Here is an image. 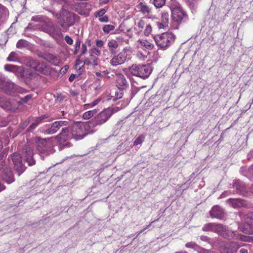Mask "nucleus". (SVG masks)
Masks as SVG:
<instances>
[{
	"label": "nucleus",
	"instance_id": "obj_12",
	"mask_svg": "<svg viewBox=\"0 0 253 253\" xmlns=\"http://www.w3.org/2000/svg\"><path fill=\"white\" fill-rule=\"evenodd\" d=\"M11 159L13 163L15 169L20 175L25 169V167L22 163V157L18 153H14L11 155Z\"/></svg>",
	"mask_w": 253,
	"mask_h": 253
},
{
	"label": "nucleus",
	"instance_id": "obj_13",
	"mask_svg": "<svg viewBox=\"0 0 253 253\" xmlns=\"http://www.w3.org/2000/svg\"><path fill=\"white\" fill-rule=\"evenodd\" d=\"M69 129L66 127L62 128L61 132L57 135L54 137V138L58 140L60 144V150H61L64 146H70V144L66 143L65 144L63 143L65 142L69 138Z\"/></svg>",
	"mask_w": 253,
	"mask_h": 253
},
{
	"label": "nucleus",
	"instance_id": "obj_25",
	"mask_svg": "<svg viewBox=\"0 0 253 253\" xmlns=\"http://www.w3.org/2000/svg\"><path fill=\"white\" fill-rule=\"evenodd\" d=\"M98 58L96 56L92 54H89V57L85 58L84 61V64H86V65H92L94 66L98 64Z\"/></svg>",
	"mask_w": 253,
	"mask_h": 253
},
{
	"label": "nucleus",
	"instance_id": "obj_19",
	"mask_svg": "<svg viewBox=\"0 0 253 253\" xmlns=\"http://www.w3.org/2000/svg\"><path fill=\"white\" fill-rule=\"evenodd\" d=\"M87 5L86 2H77L74 4V8L79 14L86 16L88 13Z\"/></svg>",
	"mask_w": 253,
	"mask_h": 253
},
{
	"label": "nucleus",
	"instance_id": "obj_57",
	"mask_svg": "<svg viewBox=\"0 0 253 253\" xmlns=\"http://www.w3.org/2000/svg\"><path fill=\"white\" fill-rule=\"evenodd\" d=\"M96 45L97 47L101 48L104 45V42L102 40H97L95 41Z\"/></svg>",
	"mask_w": 253,
	"mask_h": 253
},
{
	"label": "nucleus",
	"instance_id": "obj_8",
	"mask_svg": "<svg viewBox=\"0 0 253 253\" xmlns=\"http://www.w3.org/2000/svg\"><path fill=\"white\" fill-rule=\"evenodd\" d=\"M16 89V85L13 83L6 81L5 77L0 74V90L10 94Z\"/></svg>",
	"mask_w": 253,
	"mask_h": 253
},
{
	"label": "nucleus",
	"instance_id": "obj_2",
	"mask_svg": "<svg viewBox=\"0 0 253 253\" xmlns=\"http://www.w3.org/2000/svg\"><path fill=\"white\" fill-rule=\"evenodd\" d=\"M154 39L158 46L163 50H166L174 42L175 36L172 33L165 32L155 35Z\"/></svg>",
	"mask_w": 253,
	"mask_h": 253
},
{
	"label": "nucleus",
	"instance_id": "obj_44",
	"mask_svg": "<svg viewBox=\"0 0 253 253\" xmlns=\"http://www.w3.org/2000/svg\"><path fill=\"white\" fill-rule=\"evenodd\" d=\"M230 246L233 249L234 252H236L240 247V245L239 244V243L235 242H231Z\"/></svg>",
	"mask_w": 253,
	"mask_h": 253
},
{
	"label": "nucleus",
	"instance_id": "obj_36",
	"mask_svg": "<svg viewBox=\"0 0 253 253\" xmlns=\"http://www.w3.org/2000/svg\"><path fill=\"white\" fill-rule=\"evenodd\" d=\"M145 135L141 134L137 137L133 142V146H136L141 144L144 140Z\"/></svg>",
	"mask_w": 253,
	"mask_h": 253
},
{
	"label": "nucleus",
	"instance_id": "obj_47",
	"mask_svg": "<svg viewBox=\"0 0 253 253\" xmlns=\"http://www.w3.org/2000/svg\"><path fill=\"white\" fill-rule=\"evenodd\" d=\"M87 46L86 44H83L82 45V48H81V54L80 55V57H81L82 56L84 55L87 53Z\"/></svg>",
	"mask_w": 253,
	"mask_h": 253
},
{
	"label": "nucleus",
	"instance_id": "obj_35",
	"mask_svg": "<svg viewBox=\"0 0 253 253\" xmlns=\"http://www.w3.org/2000/svg\"><path fill=\"white\" fill-rule=\"evenodd\" d=\"M215 223H209L205 224L203 227V230L205 231H214L215 229Z\"/></svg>",
	"mask_w": 253,
	"mask_h": 253
},
{
	"label": "nucleus",
	"instance_id": "obj_20",
	"mask_svg": "<svg viewBox=\"0 0 253 253\" xmlns=\"http://www.w3.org/2000/svg\"><path fill=\"white\" fill-rule=\"evenodd\" d=\"M169 15L168 12H164L161 15V22H157V26L159 29H166L169 27Z\"/></svg>",
	"mask_w": 253,
	"mask_h": 253
},
{
	"label": "nucleus",
	"instance_id": "obj_16",
	"mask_svg": "<svg viewBox=\"0 0 253 253\" xmlns=\"http://www.w3.org/2000/svg\"><path fill=\"white\" fill-rule=\"evenodd\" d=\"M240 230L244 233L253 234V212L248 217L243 226L239 227Z\"/></svg>",
	"mask_w": 253,
	"mask_h": 253
},
{
	"label": "nucleus",
	"instance_id": "obj_48",
	"mask_svg": "<svg viewBox=\"0 0 253 253\" xmlns=\"http://www.w3.org/2000/svg\"><path fill=\"white\" fill-rule=\"evenodd\" d=\"M106 12V10L105 9H101L96 13L95 16L100 18L104 16V14Z\"/></svg>",
	"mask_w": 253,
	"mask_h": 253
},
{
	"label": "nucleus",
	"instance_id": "obj_37",
	"mask_svg": "<svg viewBox=\"0 0 253 253\" xmlns=\"http://www.w3.org/2000/svg\"><path fill=\"white\" fill-rule=\"evenodd\" d=\"M89 54H92L93 55L99 56L101 55V51L98 48L92 47L89 50Z\"/></svg>",
	"mask_w": 253,
	"mask_h": 253
},
{
	"label": "nucleus",
	"instance_id": "obj_56",
	"mask_svg": "<svg viewBox=\"0 0 253 253\" xmlns=\"http://www.w3.org/2000/svg\"><path fill=\"white\" fill-rule=\"evenodd\" d=\"M5 164L4 160H3V155H0V169H2Z\"/></svg>",
	"mask_w": 253,
	"mask_h": 253
},
{
	"label": "nucleus",
	"instance_id": "obj_51",
	"mask_svg": "<svg viewBox=\"0 0 253 253\" xmlns=\"http://www.w3.org/2000/svg\"><path fill=\"white\" fill-rule=\"evenodd\" d=\"M64 40L66 41V42L70 45L72 44L73 43V41L72 39L69 36H66L65 37Z\"/></svg>",
	"mask_w": 253,
	"mask_h": 253
},
{
	"label": "nucleus",
	"instance_id": "obj_3",
	"mask_svg": "<svg viewBox=\"0 0 253 253\" xmlns=\"http://www.w3.org/2000/svg\"><path fill=\"white\" fill-rule=\"evenodd\" d=\"M54 16L59 20L58 22L63 28H67L73 25L75 21V14L68 10L62 9L55 13Z\"/></svg>",
	"mask_w": 253,
	"mask_h": 253
},
{
	"label": "nucleus",
	"instance_id": "obj_61",
	"mask_svg": "<svg viewBox=\"0 0 253 253\" xmlns=\"http://www.w3.org/2000/svg\"><path fill=\"white\" fill-rule=\"evenodd\" d=\"M77 77V75L75 74H71V76L69 78V81L70 82H72L74 81L76 77Z\"/></svg>",
	"mask_w": 253,
	"mask_h": 253
},
{
	"label": "nucleus",
	"instance_id": "obj_30",
	"mask_svg": "<svg viewBox=\"0 0 253 253\" xmlns=\"http://www.w3.org/2000/svg\"><path fill=\"white\" fill-rule=\"evenodd\" d=\"M24 71L22 67L16 66L13 73L18 78H23Z\"/></svg>",
	"mask_w": 253,
	"mask_h": 253
},
{
	"label": "nucleus",
	"instance_id": "obj_31",
	"mask_svg": "<svg viewBox=\"0 0 253 253\" xmlns=\"http://www.w3.org/2000/svg\"><path fill=\"white\" fill-rule=\"evenodd\" d=\"M96 113L97 110L96 109L86 111L83 114V118L85 120L89 119L92 117H93L95 114H96Z\"/></svg>",
	"mask_w": 253,
	"mask_h": 253
},
{
	"label": "nucleus",
	"instance_id": "obj_26",
	"mask_svg": "<svg viewBox=\"0 0 253 253\" xmlns=\"http://www.w3.org/2000/svg\"><path fill=\"white\" fill-rule=\"evenodd\" d=\"M232 187L236 188V192L238 193H241L244 192L245 186L240 180H236L232 184Z\"/></svg>",
	"mask_w": 253,
	"mask_h": 253
},
{
	"label": "nucleus",
	"instance_id": "obj_4",
	"mask_svg": "<svg viewBox=\"0 0 253 253\" xmlns=\"http://www.w3.org/2000/svg\"><path fill=\"white\" fill-rule=\"evenodd\" d=\"M53 137L42 139L38 141L37 149L41 157L43 159L44 156L53 154L55 152L52 143Z\"/></svg>",
	"mask_w": 253,
	"mask_h": 253
},
{
	"label": "nucleus",
	"instance_id": "obj_41",
	"mask_svg": "<svg viewBox=\"0 0 253 253\" xmlns=\"http://www.w3.org/2000/svg\"><path fill=\"white\" fill-rule=\"evenodd\" d=\"M100 100H101V99L100 98H98V99L95 100L94 101H93V102H92L91 103H89V104H86L84 106L85 108L92 107L97 105L99 103V102L100 101Z\"/></svg>",
	"mask_w": 253,
	"mask_h": 253
},
{
	"label": "nucleus",
	"instance_id": "obj_29",
	"mask_svg": "<svg viewBox=\"0 0 253 253\" xmlns=\"http://www.w3.org/2000/svg\"><path fill=\"white\" fill-rule=\"evenodd\" d=\"M149 52L147 50L145 49H137V52L136 53V56L138 58L141 60H144L146 57L147 55L148 54Z\"/></svg>",
	"mask_w": 253,
	"mask_h": 253
},
{
	"label": "nucleus",
	"instance_id": "obj_59",
	"mask_svg": "<svg viewBox=\"0 0 253 253\" xmlns=\"http://www.w3.org/2000/svg\"><path fill=\"white\" fill-rule=\"evenodd\" d=\"M80 57L79 56L75 61V66H79V65H81V64H82L83 63H84V61L81 60L80 59Z\"/></svg>",
	"mask_w": 253,
	"mask_h": 253
},
{
	"label": "nucleus",
	"instance_id": "obj_62",
	"mask_svg": "<svg viewBox=\"0 0 253 253\" xmlns=\"http://www.w3.org/2000/svg\"><path fill=\"white\" fill-rule=\"evenodd\" d=\"M186 2L188 3L189 4H192L196 1L197 0H186Z\"/></svg>",
	"mask_w": 253,
	"mask_h": 253
},
{
	"label": "nucleus",
	"instance_id": "obj_32",
	"mask_svg": "<svg viewBox=\"0 0 253 253\" xmlns=\"http://www.w3.org/2000/svg\"><path fill=\"white\" fill-rule=\"evenodd\" d=\"M29 45V42L25 40H20L16 43V47L18 48L27 47Z\"/></svg>",
	"mask_w": 253,
	"mask_h": 253
},
{
	"label": "nucleus",
	"instance_id": "obj_14",
	"mask_svg": "<svg viewBox=\"0 0 253 253\" xmlns=\"http://www.w3.org/2000/svg\"><path fill=\"white\" fill-rule=\"evenodd\" d=\"M68 125V122L66 121H58L53 123L51 126L44 131L46 134H53L55 133L62 126Z\"/></svg>",
	"mask_w": 253,
	"mask_h": 253
},
{
	"label": "nucleus",
	"instance_id": "obj_46",
	"mask_svg": "<svg viewBox=\"0 0 253 253\" xmlns=\"http://www.w3.org/2000/svg\"><path fill=\"white\" fill-rule=\"evenodd\" d=\"M152 32V28L150 24L147 25L144 32L145 36H148Z\"/></svg>",
	"mask_w": 253,
	"mask_h": 253
},
{
	"label": "nucleus",
	"instance_id": "obj_22",
	"mask_svg": "<svg viewBox=\"0 0 253 253\" xmlns=\"http://www.w3.org/2000/svg\"><path fill=\"white\" fill-rule=\"evenodd\" d=\"M227 203L234 208H238L244 206L245 201L241 199H229L226 201Z\"/></svg>",
	"mask_w": 253,
	"mask_h": 253
},
{
	"label": "nucleus",
	"instance_id": "obj_9",
	"mask_svg": "<svg viewBox=\"0 0 253 253\" xmlns=\"http://www.w3.org/2000/svg\"><path fill=\"white\" fill-rule=\"evenodd\" d=\"M214 232L218 233L223 238L231 239L234 237L236 232L230 230L228 227L221 224H215Z\"/></svg>",
	"mask_w": 253,
	"mask_h": 253
},
{
	"label": "nucleus",
	"instance_id": "obj_40",
	"mask_svg": "<svg viewBox=\"0 0 253 253\" xmlns=\"http://www.w3.org/2000/svg\"><path fill=\"white\" fill-rule=\"evenodd\" d=\"M165 3L166 0H153V4L157 8L162 7Z\"/></svg>",
	"mask_w": 253,
	"mask_h": 253
},
{
	"label": "nucleus",
	"instance_id": "obj_34",
	"mask_svg": "<svg viewBox=\"0 0 253 253\" xmlns=\"http://www.w3.org/2000/svg\"><path fill=\"white\" fill-rule=\"evenodd\" d=\"M115 28V26L113 25L107 24L105 25L103 28V31L105 34H108L111 31L114 30Z\"/></svg>",
	"mask_w": 253,
	"mask_h": 253
},
{
	"label": "nucleus",
	"instance_id": "obj_27",
	"mask_svg": "<svg viewBox=\"0 0 253 253\" xmlns=\"http://www.w3.org/2000/svg\"><path fill=\"white\" fill-rule=\"evenodd\" d=\"M48 116L46 115H42L38 118H37L36 120L34 121V122L29 127V129L32 130L35 129L37 126L42 122V121L45 119L47 118Z\"/></svg>",
	"mask_w": 253,
	"mask_h": 253
},
{
	"label": "nucleus",
	"instance_id": "obj_24",
	"mask_svg": "<svg viewBox=\"0 0 253 253\" xmlns=\"http://www.w3.org/2000/svg\"><path fill=\"white\" fill-rule=\"evenodd\" d=\"M108 46L110 53L115 54L117 53L116 49L119 47V43L116 40L112 39L108 41Z\"/></svg>",
	"mask_w": 253,
	"mask_h": 253
},
{
	"label": "nucleus",
	"instance_id": "obj_54",
	"mask_svg": "<svg viewBox=\"0 0 253 253\" xmlns=\"http://www.w3.org/2000/svg\"><path fill=\"white\" fill-rule=\"evenodd\" d=\"M32 21L34 22H40L42 20V17L40 15L33 16L32 19Z\"/></svg>",
	"mask_w": 253,
	"mask_h": 253
},
{
	"label": "nucleus",
	"instance_id": "obj_60",
	"mask_svg": "<svg viewBox=\"0 0 253 253\" xmlns=\"http://www.w3.org/2000/svg\"><path fill=\"white\" fill-rule=\"evenodd\" d=\"M155 222V221H153L152 222H151L148 226H147L146 227H145L143 230L138 232L136 233V236L137 237L138 236H139L141 233H142L143 231H144L145 229H146L147 228H148L150 226L151 224Z\"/></svg>",
	"mask_w": 253,
	"mask_h": 253
},
{
	"label": "nucleus",
	"instance_id": "obj_23",
	"mask_svg": "<svg viewBox=\"0 0 253 253\" xmlns=\"http://www.w3.org/2000/svg\"><path fill=\"white\" fill-rule=\"evenodd\" d=\"M43 58L54 66H59L60 65V59L52 54H45L43 56Z\"/></svg>",
	"mask_w": 253,
	"mask_h": 253
},
{
	"label": "nucleus",
	"instance_id": "obj_58",
	"mask_svg": "<svg viewBox=\"0 0 253 253\" xmlns=\"http://www.w3.org/2000/svg\"><path fill=\"white\" fill-rule=\"evenodd\" d=\"M145 25L144 21L143 20H141L139 22H138L137 25L139 27L140 30H141Z\"/></svg>",
	"mask_w": 253,
	"mask_h": 253
},
{
	"label": "nucleus",
	"instance_id": "obj_38",
	"mask_svg": "<svg viewBox=\"0 0 253 253\" xmlns=\"http://www.w3.org/2000/svg\"><path fill=\"white\" fill-rule=\"evenodd\" d=\"M36 74L29 70H25L23 78L33 79L35 77Z\"/></svg>",
	"mask_w": 253,
	"mask_h": 253
},
{
	"label": "nucleus",
	"instance_id": "obj_39",
	"mask_svg": "<svg viewBox=\"0 0 253 253\" xmlns=\"http://www.w3.org/2000/svg\"><path fill=\"white\" fill-rule=\"evenodd\" d=\"M8 61H18V55L16 53L12 52H11L7 58Z\"/></svg>",
	"mask_w": 253,
	"mask_h": 253
},
{
	"label": "nucleus",
	"instance_id": "obj_55",
	"mask_svg": "<svg viewBox=\"0 0 253 253\" xmlns=\"http://www.w3.org/2000/svg\"><path fill=\"white\" fill-rule=\"evenodd\" d=\"M99 21L101 22H107L109 21V18L107 15H104L100 18H99Z\"/></svg>",
	"mask_w": 253,
	"mask_h": 253
},
{
	"label": "nucleus",
	"instance_id": "obj_11",
	"mask_svg": "<svg viewBox=\"0 0 253 253\" xmlns=\"http://www.w3.org/2000/svg\"><path fill=\"white\" fill-rule=\"evenodd\" d=\"M171 17L173 22L179 24L186 18V15L181 8L176 6L171 9Z\"/></svg>",
	"mask_w": 253,
	"mask_h": 253
},
{
	"label": "nucleus",
	"instance_id": "obj_33",
	"mask_svg": "<svg viewBox=\"0 0 253 253\" xmlns=\"http://www.w3.org/2000/svg\"><path fill=\"white\" fill-rule=\"evenodd\" d=\"M139 6L140 11L143 14H149L151 12V9L147 5L141 2L139 4Z\"/></svg>",
	"mask_w": 253,
	"mask_h": 253
},
{
	"label": "nucleus",
	"instance_id": "obj_63",
	"mask_svg": "<svg viewBox=\"0 0 253 253\" xmlns=\"http://www.w3.org/2000/svg\"><path fill=\"white\" fill-rule=\"evenodd\" d=\"M85 44H86V46H90L91 45V42L90 40H88L86 42Z\"/></svg>",
	"mask_w": 253,
	"mask_h": 253
},
{
	"label": "nucleus",
	"instance_id": "obj_7",
	"mask_svg": "<svg viewBox=\"0 0 253 253\" xmlns=\"http://www.w3.org/2000/svg\"><path fill=\"white\" fill-rule=\"evenodd\" d=\"M87 126L81 122H76L72 126L71 133L76 140L81 139L86 135L85 129Z\"/></svg>",
	"mask_w": 253,
	"mask_h": 253
},
{
	"label": "nucleus",
	"instance_id": "obj_28",
	"mask_svg": "<svg viewBox=\"0 0 253 253\" xmlns=\"http://www.w3.org/2000/svg\"><path fill=\"white\" fill-rule=\"evenodd\" d=\"M236 240H239L244 242H252L253 241V237L243 235L242 234H236L234 236Z\"/></svg>",
	"mask_w": 253,
	"mask_h": 253
},
{
	"label": "nucleus",
	"instance_id": "obj_53",
	"mask_svg": "<svg viewBox=\"0 0 253 253\" xmlns=\"http://www.w3.org/2000/svg\"><path fill=\"white\" fill-rule=\"evenodd\" d=\"M31 98H32V96L31 95H27L25 96L24 97L21 98V101L23 103H26Z\"/></svg>",
	"mask_w": 253,
	"mask_h": 253
},
{
	"label": "nucleus",
	"instance_id": "obj_6",
	"mask_svg": "<svg viewBox=\"0 0 253 253\" xmlns=\"http://www.w3.org/2000/svg\"><path fill=\"white\" fill-rule=\"evenodd\" d=\"M113 113V111L109 108L104 109L89 122V126L94 127L101 125L110 118Z\"/></svg>",
	"mask_w": 253,
	"mask_h": 253
},
{
	"label": "nucleus",
	"instance_id": "obj_42",
	"mask_svg": "<svg viewBox=\"0 0 253 253\" xmlns=\"http://www.w3.org/2000/svg\"><path fill=\"white\" fill-rule=\"evenodd\" d=\"M33 150L31 148L27 147L25 148V157H26V158H27V157H33Z\"/></svg>",
	"mask_w": 253,
	"mask_h": 253
},
{
	"label": "nucleus",
	"instance_id": "obj_49",
	"mask_svg": "<svg viewBox=\"0 0 253 253\" xmlns=\"http://www.w3.org/2000/svg\"><path fill=\"white\" fill-rule=\"evenodd\" d=\"M185 246L188 248L195 249L198 247L197 245L193 242H188L186 244Z\"/></svg>",
	"mask_w": 253,
	"mask_h": 253
},
{
	"label": "nucleus",
	"instance_id": "obj_1",
	"mask_svg": "<svg viewBox=\"0 0 253 253\" xmlns=\"http://www.w3.org/2000/svg\"><path fill=\"white\" fill-rule=\"evenodd\" d=\"M25 64L27 67L44 75L51 74V68L43 62H40L31 57H27L25 60Z\"/></svg>",
	"mask_w": 253,
	"mask_h": 253
},
{
	"label": "nucleus",
	"instance_id": "obj_17",
	"mask_svg": "<svg viewBox=\"0 0 253 253\" xmlns=\"http://www.w3.org/2000/svg\"><path fill=\"white\" fill-rule=\"evenodd\" d=\"M1 177L2 180L7 184H10L14 181L11 169L7 166L3 169Z\"/></svg>",
	"mask_w": 253,
	"mask_h": 253
},
{
	"label": "nucleus",
	"instance_id": "obj_10",
	"mask_svg": "<svg viewBox=\"0 0 253 253\" xmlns=\"http://www.w3.org/2000/svg\"><path fill=\"white\" fill-rule=\"evenodd\" d=\"M127 51L126 48H124L118 55H114L110 60V64L111 66L116 67L123 64L127 60Z\"/></svg>",
	"mask_w": 253,
	"mask_h": 253
},
{
	"label": "nucleus",
	"instance_id": "obj_50",
	"mask_svg": "<svg viewBox=\"0 0 253 253\" xmlns=\"http://www.w3.org/2000/svg\"><path fill=\"white\" fill-rule=\"evenodd\" d=\"M122 90H120L119 91L115 92L114 100L119 99L122 97V96H123Z\"/></svg>",
	"mask_w": 253,
	"mask_h": 253
},
{
	"label": "nucleus",
	"instance_id": "obj_64",
	"mask_svg": "<svg viewBox=\"0 0 253 253\" xmlns=\"http://www.w3.org/2000/svg\"><path fill=\"white\" fill-rule=\"evenodd\" d=\"M240 253H248V251L247 250H246L245 249H241L240 250Z\"/></svg>",
	"mask_w": 253,
	"mask_h": 253
},
{
	"label": "nucleus",
	"instance_id": "obj_21",
	"mask_svg": "<svg viewBox=\"0 0 253 253\" xmlns=\"http://www.w3.org/2000/svg\"><path fill=\"white\" fill-rule=\"evenodd\" d=\"M154 44L144 40H139L137 42L136 47L137 49H152Z\"/></svg>",
	"mask_w": 253,
	"mask_h": 253
},
{
	"label": "nucleus",
	"instance_id": "obj_15",
	"mask_svg": "<svg viewBox=\"0 0 253 253\" xmlns=\"http://www.w3.org/2000/svg\"><path fill=\"white\" fill-rule=\"evenodd\" d=\"M116 76V85L120 90L126 89L128 86V83L125 76L121 73L115 72Z\"/></svg>",
	"mask_w": 253,
	"mask_h": 253
},
{
	"label": "nucleus",
	"instance_id": "obj_18",
	"mask_svg": "<svg viewBox=\"0 0 253 253\" xmlns=\"http://www.w3.org/2000/svg\"><path fill=\"white\" fill-rule=\"evenodd\" d=\"M212 218L222 219L224 216V212L222 209L217 205L213 206L210 211Z\"/></svg>",
	"mask_w": 253,
	"mask_h": 253
},
{
	"label": "nucleus",
	"instance_id": "obj_45",
	"mask_svg": "<svg viewBox=\"0 0 253 253\" xmlns=\"http://www.w3.org/2000/svg\"><path fill=\"white\" fill-rule=\"evenodd\" d=\"M15 66L13 65L6 64L4 66V69L7 71L13 73Z\"/></svg>",
	"mask_w": 253,
	"mask_h": 253
},
{
	"label": "nucleus",
	"instance_id": "obj_5",
	"mask_svg": "<svg viewBox=\"0 0 253 253\" xmlns=\"http://www.w3.org/2000/svg\"><path fill=\"white\" fill-rule=\"evenodd\" d=\"M129 70L133 76L142 79L147 78L152 72V69L149 65H132Z\"/></svg>",
	"mask_w": 253,
	"mask_h": 253
},
{
	"label": "nucleus",
	"instance_id": "obj_43",
	"mask_svg": "<svg viewBox=\"0 0 253 253\" xmlns=\"http://www.w3.org/2000/svg\"><path fill=\"white\" fill-rule=\"evenodd\" d=\"M81 41L79 39L76 41L74 54H77L80 48Z\"/></svg>",
	"mask_w": 253,
	"mask_h": 253
},
{
	"label": "nucleus",
	"instance_id": "obj_52",
	"mask_svg": "<svg viewBox=\"0 0 253 253\" xmlns=\"http://www.w3.org/2000/svg\"><path fill=\"white\" fill-rule=\"evenodd\" d=\"M26 161L30 166L34 165L35 164V161L33 158V157H27Z\"/></svg>",
	"mask_w": 253,
	"mask_h": 253
}]
</instances>
